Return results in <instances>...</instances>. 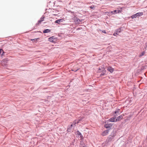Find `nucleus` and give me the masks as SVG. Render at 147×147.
Listing matches in <instances>:
<instances>
[{"mask_svg": "<svg viewBox=\"0 0 147 147\" xmlns=\"http://www.w3.org/2000/svg\"><path fill=\"white\" fill-rule=\"evenodd\" d=\"M109 132L108 130H106L102 132V135L103 136H106L108 134Z\"/></svg>", "mask_w": 147, "mask_h": 147, "instance_id": "2", "label": "nucleus"}, {"mask_svg": "<svg viewBox=\"0 0 147 147\" xmlns=\"http://www.w3.org/2000/svg\"><path fill=\"white\" fill-rule=\"evenodd\" d=\"M77 134L78 135H81V133L79 131H77Z\"/></svg>", "mask_w": 147, "mask_h": 147, "instance_id": "21", "label": "nucleus"}, {"mask_svg": "<svg viewBox=\"0 0 147 147\" xmlns=\"http://www.w3.org/2000/svg\"><path fill=\"white\" fill-rule=\"evenodd\" d=\"M76 20H75L74 21L75 22V23L76 24H79L80 22H81L80 21V19H76Z\"/></svg>", "mask_w": 147, "mask_h": 147, "instance_id": "7", "label": "nucleus"}, {"mask_svg": "<svg viewBox=\"0 0 147 147\" xmlns=\"http://www.w3.org/2000/svg\"><path fill=\"white\" fill-rule=\"evenodd\" d=\"M102 32L104 33H106V32L105 31V30H103L102 31Z\"/></svg>", "mask_w": 147, "mask_h": 147, "instance_id": "25", "label": "nucleus"}, {"mask_svg": "<svg viewBox=\"0 0 147 147\" xmlns=\"http://www.w3.org/2000/svg\"><path fill=\"white\" fill-rule=\"evenodd\" d=\"M2 51H3V50L2 49H0V55H1V53Z\"/></svg>", "mask_w": 147, "mask_h": 147, "instance_id": "22", "label": "nucleus"}, {"mask_svg": "<svg viewBox=\"0 0 147 147\" xmlns=\"http://www.w3.org/2000/svg\"><path fill=\"white\" fill-rule=\"evenodd\" d=\"M112 125L113 124L111 123L107 124L105 125V127L106 128H107L111 127Z\"/></svg>", "mask_w": 147, "mask_h": 147, "instance_id": "3", "label": "nucleus"}, {"mask_svg": "<svg viewBox=\"0 0 147 147\" xmlns=\"http://www.w3.org/2000/svg\"><path fill=\"white\" fill-rule=\"evenodd\" d=\"M35 25H37V23Z\"/></svg>", "mask_w": 147, "mask_h": 147, "instance_id": "29", "label": "nucleus"}, {"mask_svg": "<svg viewBox=\"0 0 147 147\" xmlns=\"http://www.w3.org/2000/svg\"><path fill=\"white\" fill-rule=\"evenodd\" d=\"M75 125H74V126L73 127V125L71 124L70 127H71V128H72V129H74V128L75 127Z\"/></svg>", "mask_w": 147, "mask_h": 147, "instance_id": "19", "label": "nucleus"}, {"mask_svg": "<svg viewBox=\"0 0 147 147\" xmlns=\"http://www.w3.org/2000/svg\"><path fill=\"white\" fill-rule=\"evenodd\" d=\"M113 137L112 136H111V137L110 138H108V142H110L111 141L112 139H113Z\"/></svg>", "mask_w": 147, "mask_h": 147, "instance_id": "15", "label": "nucleus"}, {"mask_svg": "<svg viewBox=\"0 0 147 147\" xmlns=\"http://www.w3.org/2000/svg\"><path fill=\"white\" fill-rule=\"evenodd\" d=\"M80 137H81L82 138L83 137V136H82V135L81 134V135H80Z\"/></svg>", "mask_w": 147, "mask_h": 147, "instance_id": "26", "label": "nucleus"}, {"mask_svg": "<svg viewBox=\"0 0 147 147\" xmlns=\"http://www.w3.org/2000/svg\"><path fill=\"white\" fill-rule=\"evenodd\" d=\"M35 40H37V38H35Z\"/></svg>", "mask_w": 147, "mask_h": 147, "instance_id": "27", "label": "nucleus"}, {"mask_svg": "<svg viewBox=\"0 0 147 147\" xmlns=\"http://www.w3.org/2000/svg\"><path fill=\"white\" fill-rule=\"evenodd\" d=\"M51 30H49V29H47L43 31V32L44 33L50 32H51Z\"/></svg>", "mask_w": 147, "mask_h": 147, "instance_id": "8", "label": "nucleus"}, {"mask_svg": "<svg viewBox=\"0 0 147 147\" xmlns=\"http://www.w3.org/2000/svg\"><path fill=\"white\" fill-rule=\"evenodd\" d=\"M117 32H116V33H114V34H113V35L115 36H116L117 35Z\"/></svg>", "mask_w": 147, "mask_h": 147, "instance_id": "24", "label": "nucleus"}, {"mask_svg": "<svg viewBox=\"0 0 147 147\" xmlns=\"http://www.w3.org/2000/svg\"><path fill=\"white\" fill-rule=\"evenodd\" d=\"M107 70L111 73H112L114 71V69L111 67H109L107 68Z\"/></svg>", "mask_w": 147, "mask_h": 147, "instance_id": "4", "label": "nucleus"}, {"mask_svg": "<svg viewBox=\"0 0 147 147\" xmlns=\"http://www.w3.org/2000/svg\"><path fill=\"white\" fill-rule=\"evenodd\" d=\"M55 39L54 36H52L49 38V40L51 42H54L56 40Z\"/></svg>", "mask_w": 147, "mask_h": 147, "instance_id": "1", "label": "nucleus"}, {"mask_svg": "<svg viewBox=\"0 0 147 147\" xmlns=\"http://www.w3.org/2000/svg\"><path fill=\"white\" fill-rule=\"evenodd\" d=\"M145 53V51H143L142 53H141V54H140L139 56L140 57H141L142 56H143Z\"/></svg>", "mask_w": 147, "mask_h": 147, "instance_id": "12", "label": "nucleus"}, {"mask_svg": "<svg viewBox=\"0 0 147 147\" xmlns=\"http://www.w3.org/2000/svg\"><path fill=\"white\" fill-rule=\"evenodd\" d=\"M90 7L92 9H94L95 8L94 6H90Z\"/></svg>", "mask_w": 147, "mask_h": 147, "instance_id": "20", "label": "nucleus"}, {"mask_svg": "<svg viewBox=\"0 0 147 147\" xmlns=\"http://www.w3.org/2000/svg\"><path fill=\"white\" fill-rule=\"evenodd\" d=\"M123 118V116L122 115H120L117 118H115V121H119L120 120V119H121Z\"/></svg>", "mask_w": 147, "mask_h": 147, "instance_id": "5", "label": "nucleus"}, {"mask_svg": "<svg viewBox=\"0 0 147 147\" xmlns=\"http://www.w3.org/2000/svg\"><path fill=\"white\" fill-rule=\"evenodd\" d=\"M110 122H116L115 121V118H112L110 119L109 120Z\"/></svg>", "mask_w": 147, "mask_h": 147, "instance_id": "9", "label": "nucleus"}, {"mask_svg": "<svg viewBox=\"0 0 147 147\" xmlns=\"http://www.w3.org/2000/svg\"><path fill=\"white\" fill-rule=\"evenodd\" d=\"M131 18H138V17H137V15L136 13L135 14L133 15L132 16H131Z\"/></svg>", "mask_w": 147, "mask_h": 147, "instance_id": "14", "label": "nucleus"}, {"mask_svg": "<svg viewBox=\"0 0 147 147\" xmlns=\"http://www.w3.org/2000/svg\"><path fill=\"white\" fill-rule=\"evenodd\" d=\"M121 11L120 10H118L117 11V10H115L113 11H112L111 12V13L113 14H115L116 13H117V12L118 13H119V12H121Z\"/></svg>", "mask_w": 147, "mask_h": 147, "instance_id": "6", "label": "nucleus"}, {"mask_svg": "<svg viewBox=\"0 0 147 147\" xmlns=\"http://www.w3.org/2000/svg\"><path fill=\"white\" fill-rule=\"evenodd\" d=\"M72 128H71V127H70L69 128H68L67 129V131L68 132H70L71 131Z\"/></svg>", "mask_w": 147, "mask_h": 147, "instance_id": "17", "label": "nucleus"}, {"mask_svg": "<svg viewBox=\"0 0 147 147\" xmlns=\"http://www.w3.org/2000/svg\"><path fill=\"white\" fill-rule=\"evenodd\" d=\"M121 30L120 28H119L117 30L116 32H121Z\"/></svg>", "mask_w": 147, "mask_h": 147, "instance_id": "16", "label": "nucleus"}, {"mask_svg": "<svg viewBox=\"0 0 147 147\" xmlns=\"http://www.w3.org/2000/svg\"><path fill=\"white\" fill-rule=\"evenodd\" d=\"M3 51V53H2L1 54V56H3L4 55V54L5 53V52H4L3 51Z\"/></svg>", "mask_w": 147, "mask_h": 147, "instance_id": "23", "label": "nucleus"}, {"mask_svg": "<svg viewBox=\"0 0 147 147\" xmlns=\"http://www.w3.org/2000/svg\"><path fill=\"white\" fill-rule=\"evenodd\" d=\"M72 128H71V127H70L69 128H68L67 129V131L68 132H70L71 131Z\"/></svg>", "mask_w": 147, "mask_h": 147, "instance_id": "18", "label": "nucleus"}, {"mask_svg": "<svg viewBox=\"0 0 147 147\" xmlns=\"http://www.w3.org/2000/svg\"><path fill=\"white\" fill-rule=\"evenodd\" d=\"M80 121V119L78 120L77 121V122H76V120H75L74 122V124L75 125L76 124L78 123Z\"/></svg>", "mask_w": 147, "mask_h": 147, "instance_id": "13", "label": "nucleus"}, {"mask_svg": "<svg viewBox=\"0 0 147 147\" xmlns=\"http://www.w3.org/2000/svg\"><path fill=\"white\" fill-rule=\"evenodd\" d=\"M83 147H86V146H83Z\"/></svg>", "mask_w": 147, "mask_h": 147, "instance_id": "28", "label": "nucleus"}, {"mask_svg": "<svg viewBox=\"0 0 147 147\" xmlns=\"http://www.w3.org/2000/svg\"><path fill=\"white\" fill-rule=\"evenodd\" d=\"M63 19H59L56 21L55 22L56 23H58V24H59L60 22H63Z\"/></svg>", "mask_w": 147, "mask_h": 147, "instance_id": "10", "label": "nucleus"}, {"mask_svg": "<svg viewBox=\"0 0 147 147\" xmlns=\"http://www.w3.org/2000/svg\"><path fill=\"white\" fill-rule=\"evenodd\" d=\"M137 17H138V16H141L143 15L142 12H139L136 13Z\"/></svg>", "mask_w": 147, "mask_h": 147, "instance_id": "11", "label": "nucleus"}]
</instances>
